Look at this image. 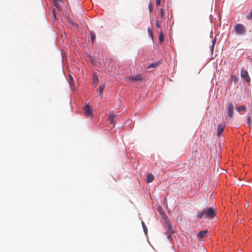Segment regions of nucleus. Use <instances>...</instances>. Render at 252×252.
I'll return each instance as SVG.
<instances>
[{
	"label": "nucleus",
	"mask_w": 252,
	"mask_h": 252,
	"mask_svg": "<svg viewBox=\"0 0 252 252\" xmlns=\"http://www.w3.org/2000/svg\"><path fill=\"white\" fill-rule=\"evenodd\" d=\"M216 207H209L203 209L201 212H199L197 214V217L198 218H213L217 214Z\"/></svg>",
	"instance_id": "f257e3e1"
},
{
	"label": "nucleus",
	"mask_w": 252,
	"mask_h": 252,
	"mask_svg": "<svg viewBox=\"0 0 252 252\" xmlns=\"http://www.w3.org/2000/svg\"><path fill=\"white\" fill-rule=\"evenodd\" d=\"M234 31L239 35H243L245 33V29L243 25L237 24L234 27Z\"/></svg>",
	"instance_id": "f03ea898"
},
{
	"label": "nucleus",
	"mask_w": 252,
	"mask_h": 252,
	"mask_svg": "<svg viewBox=\"0 0 252 252\" xmlns=\"http://www.w3.org/2000/svg\"><path fill=\"white\" fill-rule=\"evenodd\" d=\"M84 113L87 117H93V109L89 104H86L84 108Z\"/></svg>",
	"instance_id": "7ed1b4c3"
},
{
	"label": "nucleus",
	"mask_w": 252,
	"mask_h": 252,
	"mask_svg": "<svg viewBox=\"0 0 252 252\" xmlns=\"http://www.w3.org/2000/svg\"><path fill=\"white\" fill-rule=\"evenodd\" d=\"M241 76L242 79H243L246 82L249 83L251 82V78L249 75L248 72L247 71L245 70L244 69L241 70Z\"/></svg>",
	"instance_id": "20e7f679"
},
{
	"label": "nucleus",
	"mask_w": 252,
	"mask_h": 252,
	"mask_svg": "<svg viewBox=\"0 0 252 252\" xmlns=\"http://www.w3.org/2000/svg\"><path fill=\"white\" fill-rule=\"evenodd\" d=\"M225 127V123L222 122L221 124H219L218 126L217 129V135L218 136H220Z\"/></svg>",
	"instance_id": "39448f33"
},
{
	"label": "nucleus",
	"mask_w": 252,
	"mask_h": 252,
	"mask_svg": "<svg viewBox=\"0 0 252 252\" xmlns=\"http://www.w3.org/2000/svg\"><path fill=\"white\" fill-rule=\"evenodd\" d=\"M227 109L228 110V116L233 118V111H234V107L232 103H229L227 106Z\"/></svg>",
	"instance_id": "423d86ee"
},
{
	"label": "nucleus",
	"mask_w": 252,
	"mask_h": 252,
	"mask_svg": "<svg viewBox=\"0 0 252 252\" xmlns=\"http://www.w3.org/2000/svg\"><path fill=\"white\" fill-rule=\"evenodd\" d=\"M128 79L130 82L141 81L142 80V75L141 74H137L135 76L130 77Z\"/></svg>",
	"instance_id": "0eeeda50"
},
{
	"label": "nucleus",
	"mask_w": 252,
	"mask_h": 252,
	"mask_svg": "<svg viewBox=\"0 0 252 252\" xmlns=\"http://www.w3.org/2000/svg\"><path fill=\"white\" fill-rule=\"evenodd\" d=\"M162 63V61L161 60H159L157 63H152L148 65L147 67V69H150L151 68H157Z\"/></svg>",
	"instance_id": "6e6552de"
},
{
	"label": "nucleus",
	"mask_w": 252,
	"mask_h": 252,
	"mask_svg": "<svg viewBox=\"0 0 252 252\" xmlns=\"http://www.w3.org/2000/svg\"><path fill=\"white\" fill-rule=\"evenodd\" d=\"M167 232L168 236H171V234L174 233V231L173 230L172 227L169 223H167Z\"/></svg>",
	"instance_id": "1a4fd4ad"
},
{
	"label": "nucleus",
	"mask_w": 252,
	"mask_h": 252,
	"mask_svg": "<svg viewBox=\"0 0 252 252\" xmlns=\"http://www.w3.org/2000/svg\"><path fill=\"white\" fill-rule=\"evenodd\" d=\"M115 117V115L113 114V112L112 111L110 112L109 114V120L110 122L113 125V126H115V124L114 121Z\"/></svg>",
	"instance_id": "9d476101"
},
{
	"label": "nucleus",
	"mask_w": 252,
	"mask_h": 252,
	"mask_svg": "<svg viewBox=\"0 0 252 252\" xmlns=\"http://www.w3.org/2000/svg\"><path fill=\"white\" fill-rule=\"evenodd\" d=\"M105 88V85L102 84L99 86V93L98 95L100 97V98H102L103 97V91Z\"/></svg>",
	"instance_id": "9b49d317"
},
{
	"label": "nucleus",
	"mask_w": 252,
	"mask_h": 252,
	"mask_svg": "<svg viewBox=\"0 0 252 252\" xmlns=\"http://www.w3.org/2000/svg\"><path fill=\"white\" fill-rule=\"evenodd\" d=\"M93 78L94 80L92 83V85L94 87H95L98 83V78L96 74L95 73L94 74Z\"/></svg>",
	"instance_id": "f8f14e48"
},
{
	"label": "nucleus",
	"mask_w": 252,
	"mask_h": 252,
	"mask_svg": "<svg viewBox=\"0 0 252 252\" xmlns=\"http://www.w3.org/2000/svg\"><path fill=\"white\" fill-rule=\"evenodd\" d=\"M68 82H69V85L70 86V88L72 89H74V83H73V78L72 76L70 75H69Z\"/></svg>",
	"instance_id": "ddd939ff"
},
{
	"label": "nucleus",
	"mask_w": 252,
	"mask_h": 252,
	"mask_svg": "<svg viewBox=\"0 0 252 252\" xmlns=\"http://www.w3.org/2000/svg\"><path fill=\"white\" fill-rule=\"evenodd\" d=\"M208 233H209L207 229L202 230L198 233L197 236H204L205 235Z\"/></svg>",
	"instance_id": "4468645a"
},
{
	"label": "nucleus",
	"mask_w": 252,
	"mask_h": 252,
	"mask_svg": "<svg viewBox=\"0 0 252 252\" xmlns=\"http://www.w3.org/2000/svg\"><path fill=\"white\" fill-rule=\"evenodd\" d=\"M154 180V176L152 174H149L146 178L147 182L148 183L152 182Z\"/></svg>",
	"instance_id": "2eb2a0df"
},
{
	"label": "nucleus",
	"mask_w": 252,
	"mask_h": 252,
	"mask_svg": "<svg viewBox=\"0 0 252 252\" xmlns=\"http://www.w3.org/2000/svg\"><path fill=\"white\" fill-rule=\"evenodd\" d=\"M236 110L239 113H241L242 111L246 112L247 111V108L245 106L243 105L240 107H238L236 108Z\"/></svg>",
	"instance_id": "dca6fc26"
},
{
	"label": "nucleus",
	"mask_w": 252,
	"mask_h": 252,
	"mask_svg": "<svg viewBox=\"0 0 252 252\" xmlns=\"http://www.w3.org/2000/svg\"><path fill=\"white\" fill-rule=\"evenodd\" d=\"M91 40L93 42L95 40V34L93 31H91Z\"/></svg>",
	"instance_id": "f3484780"
},
{
	"label": "nucleus",
	"mask_w": 252,
	"mask_h": 252,
	"mask_svg": "<svg viewBox=\"0 0 252 252\" xmlns=\"http://www.w3.org/2000/svg\"><path fill=\"white\" fill-rule=\"evenodd\" d=\"M164 41V34L163 32H160L159 35V41L162 43Z\"/></svg>",
	"instance_id": "a211bd4d"
},
{
	"label": "nucleus",
	"mask_w": 252,
	"mask_h": 252,
	"mask_svg": "<svg viewBox=\"0 0 252 252\" xmlns=\"http://www.w3.org/2000/svg\"><path fill=\"white\" fill-rule=\"evenodd\" d=\"M142 225H143L144 233L146 235H147L148 234V228L143 222H142Z\"/></svg>",
	"instance_id": "6ab92c4d"
},
{
	"label": "nucleus",
	"mask_w": 252,
	"mask_h": 252,
	"mask_svg": "<svg viewBox=\"0 0 252 252\" xmlns=\"http://www.w3.org/2000/svg\"><path fill=\"white\" fill-rule=\"evenodd\" d=\"M161 21L160 20H157L156 22V25L158 28L161 27Z\"/></svg>",
	"instance_id": "aec40b11"
},
{
	"label": "nucleus",
	"mask_w": 252,
	"mask_h": 252,
	"mask_svg": "<svg viewBox=\"0 0 252 252\" xmlns=\"http://www.w3.org/2000/svg\"><path fill=\"white\" fill-rule=\"evenodd\" d=\"M238 80V78L235 75H232L231 77V81H233L234 82L236 83L237 82Z\"/></svg>",
	"instance_id": "412c9836"
},
{
	"label": "nucleus",
	"mask_w": 252,
	"mask_h": 252,
	"mask_svg": "<svg viewBox=\"0 0 252 252\" xmlns=\"http://www.w3.org/2000/svg\"><path fill=\"white\" fill-rule=\"evenodd\" d=\"M148 33H149V35L151 36V37L152 38H153V32H152V31L151 30V29L150 28H148Z\"/></svg>",
	"instance_id": "4be33fe9"
},
{
	"label": "nucleus",
	"mask_w": 252,
	"mask_h": 252,
	"mask_svg": "<svg viewBox=\"0 0 252 252\" xmlns=\"http://www.w3.org/2000/svg\"><path fill=\"white\" fill-rule=\"evenodd\" d=\"M160 18H162L164 16V11H163V8H161L160 9Z\"/></svg>",
	"instance_id": "5701e85b"
},
{
	"label": "nucleus",
	"mask_w": 252,
	"mask_h": 252,
	"mask_svg": "<svg viewBox=\"0 0 252 252\" xmlns=\"http://www.w3.org/2000/svg\"><path fill=\"white\" fill-rule=\"evenodd\" d=\"M54 5L57 7V8L60 10V7L58 6V1H57L56 0H54Z\"/></svg>",
	"instance_id": "b1692460"
},
{
	"label": "nucleus",
	"mask_w": 252,
	"mask_h": 252,
	"mask_svg": "<svg viewBox=\"0 0 252 252\" xmlns=\"http://www.w3.org/2000/svg\"><path fill=\"white\" fill-rule=\"evenodd\" d=\"M148 8H149V10L150 12H151V11L153 10L152 4L151 2H150L149 3Z\"/></svg>",
	"instance_id": "393cba45"
},
{
	"label": "nucleus",
	"mask_w": 252,
	"mask_h": 252,
	"mask_svg": "<svg viewBox=\"0 0 252 252\" xmlns=\"http://www.w3.org/2000/svg\"><path fill=\"white\" fill-rule=\"evenodd\" d=\"M215 43H216V40H214L213 41L212 45V46H211L212 52H213V50H214V46H215Z\"/></svg>",
	"instance_id": "a878e982"
},
{
	"label": "nucleus",
	"mask_w": 252,
	"mask_h": 252,
	"mask_svg": "<svg viewBox=\"0 0 252 252\" xmlns=\"http://www.w3.org/2000/svg\"><path fill=\"white\" fill-rule=\"evenodd\" d=\"M247 17L248 19H252V12H251L247 16Z\"/></svg>",
	"instance_id": "bb28decb"
},
{
	"label": "nucleus",
	"mask_w": 252,
	"mask_h": 252,
	"mask_svg": "<svg viewBox=\"0 0 252 252\" xmlns=\"http://www.w3.org/2000/svg\"><path fill=\"white\" fill-rule=\"evenodd\" d=\"M70 23L71 24V25H72L73 27H76V28H77V27H78V25H77L76 23H73V22H71V21H70Z\"/></svg>",
	"instance_id": "cd10ccee"
},
{
	"label": "nucleus",
	"mask_w": 252,
	"mask_h": 252,
	"mask_svg": "<svg viewBox=\"0 0 252 252\" xmlns=\"http://www.w3.org/2000/svg\"><path fill=\"white\" fill-rule=\"evenodd\" d=\"M161 3V0H156V5L159 6Z\"/></svg>",
	"instance_id": "c85d7f7f"
},
{
	"label": "nucleus",
	"mask_w": 252,
	"mask_h": 252,
	"mask_svg": "<svg viewBox=\"0 0 252 252\" xmlns=\"http://www.w3.org/2000/svg\"><path fill=\"white\" fill-rule=\"evenodd\" d=\"M251 123V119L250 117H248V124L249 126H250V124Z\"/></svg>",
	"instance_id": "c756f323"
},
{
	"label": "nucleus",
	"mask_w": 252,
	"mask_h": 252,
	"mask_svg": "<svg viewBox=\"0 0 252 252\" xmlns=\"http://www.w3.org/2000/svg\"><path fill=\"white\" fill-rule=\"evenodd\" d=\"M53 14V16H54V17L55 18V19L56 18V14H55V10H53L52 11Z\"/></svg>",
	"instance_id": "7c9ffc66"
},
{
	"label": "nucleus",
	"mask_w": 252,
	"mask_h": 252,
	"mask_svg": "<svg viewBox=\"0 0 252 252\" xmlns=\"http://www.w3.org/2000/svg\"><path fill=\"white\" fill-rule=\"evenodd\" d=\"M245 207L246 208H248V205H245Z\"/></svg>",
	"instance_id": "2f4dec72"
},
{
	"label": "nucleus",
	"mask_w": 252,
	"mask_h": 252,
	"mask_svg": "<svg viewBox=\"0 0 252 252\" xmlns=\"http://www.w3.org/2000/svg\"><path fill=\"white\" fill-rule=\"evenodd\" d=\"M57 0V1H60V0Z\"/></svg>",
	"instance_id": "473e14b6"
}]
</instances>
